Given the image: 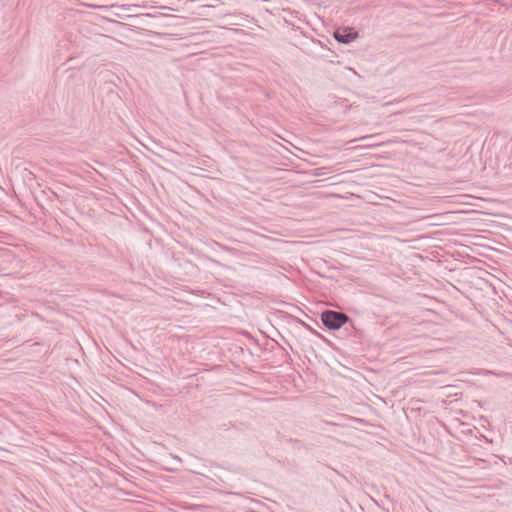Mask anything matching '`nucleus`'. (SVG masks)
<instances>
[{
  "instance_id": "7ed1b4c3",
  "label": "nucleus",
  "mask_w": 512,
  "mask_h": 512,
  "mask_svg": "<svg viewBox=\"0 0 512 512\" xmlns=\"http://www.w3.org/2000/svg\"><path fill=\"white\" fill-rule=\"evenodd\" d=\"M369 137H370V136H364V137H362L361 139H367V138H369Z\"/></svg>"
},
{
  "instance_id": "f257e3e1",
  "label": "nucleus",
  "mask_w": 512,
  "mask_h": 512,
  "mask_svg": "<svg viewBox=\"0 0 512 512\" xmlns=\"http://www.w3.org/2000/svg\"><path fill=\"white\" fill-rule=\"evenodd\" d=\"M321 320L324 326H326L328 329L337 330L341 328L349 320V318L342 312L327 310L321 314Z\"/></svg>"
},
{
  "instance_id": "f03ea898",
  "label": "nucleus",
  "mask_w": 512,
  "mask_h": 512,
  "mask_svg": "<svg viewBox=\"0 0 512 512\" xmlns=\"http://www.w3.org/2000/svg\"><path fill=\"white\" fill-rule=\"evenodd\" d=\"M358 37V32H356L351 27L339 28L334 32V38L343 44H349Z\"/></svg>"
}]
</instances>
